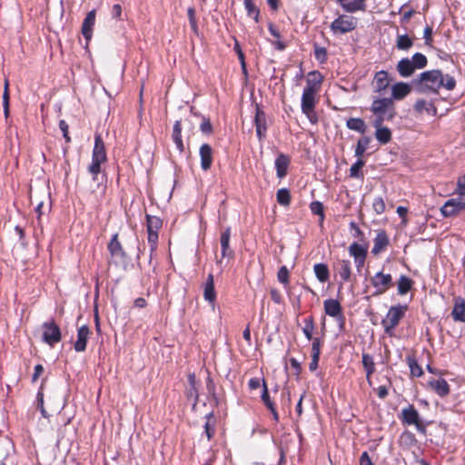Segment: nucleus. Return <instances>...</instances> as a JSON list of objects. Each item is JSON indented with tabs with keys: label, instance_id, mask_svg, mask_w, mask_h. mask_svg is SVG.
Here are the masks:
<instances>
[{
	"label": "nucleus",
	"instance_id": "f257e3e1",
	"mask_svg": "<svg viewBox=\"0 0 465 465\" xmlns=\"http://www.w3.org/2000/svg\"><path fill=\"white\" fill-rule=\"evenodd\" d=\"M455 85L454 78L449 74L444 75L440 70L426 71L420 75L419 91L424 94L438 93L441 87L451 91Z\"/></svg>",
	"mask_w": 465,
	"mask_h": 465
},
{
	"label": "nucleus",
	"instance_id": "f03ea898",
	"mask_svg": "<svg viewBox=\"0 0 465 465\" xmlns=\"http://www.w3.org/2000/svg\"><path fill=\"white\" fill-rule=\"evenodd\" d=\"M107 160L104 143L101 135H96L94 138V146L93 149L92 162L88 166V172L92 174L93 179L95 180L96 176L101 173V165Z\"/></svg>",
	"mask_w": 465,
	"mask_h": 465
},
{
	"label": "nucleus",
	"instance_id": "7ed1b4c3",
	"mask_svg": "<svg viewBox=\"0 0 465 465\" xmlns=\"http://www.w3.org/2000/svg\"><path fill=\"white\" fill-rule=\"evenodd\" d=\"M317 94L318 92L303 89L302 95V111L312 124H316L318 121V117L314 110L317 103Z\"/></svg>",
	"mask_w": 465,
	"mask_h": 465
},
{
	"label": "nucleus",
	"instance_id": "20e7f679",
	"mask_svg": "<svg viewBox=\"0 0 465 465\" xmlns=\"http://www.w3.org/2000/svg\"><path fill=\"white\" fill-rule=\"evenodd\" d=\"M407 310L408 306L402 304L391 307L386 317L382 320V326L386 333L391 334L401 319L405 315Z\"/></svg>",
	"mask_w": 465,
	"mask_h": 465
},
{
	"label": "nucleus",
	"instance_id": "39448f33",
	"mask_svg": "<svg viewBox=\"0 0 465 465\" xmlns=\"http://www.w3.org/2000/svg\"><path fill=\"white\" fill-rule=\"evenodd\" d=\"M371 110L374 114L375 119H381V122L391 120L395 115L392 102L388 98L374 100Z\"/></svg>",
	"mask_w": 465,
	"mask_h": 465
},
{
	"label": "nucleus",
	"instance_id": "423d86ee",
	"mask_svg": "<svg viewBox=\"0 0 465 465\" xmlns=\"http://www.w3.org/2000/svg\"><path fill=\"white\" fill-rule=\"evenodd\" d=\"M356 25L357 21L354 17L341 15L331 23V29L335 35H342L352 31Z\"/></svg>",
	"mask_w": 465,
	"mask_h": 465
},
{
	"label": "nucleus",
	"instance_id": "0eeeda50",
	"mask_svg": "<svg viewBox=\"0 0 465 465\" xmlns=\"http://www.w3.org/2000/svg\"><path fill=\"white\" fill-rule=\"evenodd\" d=\"M147 232H148V242L151 245L152 251L156 249L157 241H158V231L162 227V220L157 216L147 215Z\"/></svg>",
	"mask_w": 465,
	"mask_h": 465
},
{
	"label": "nucleus",
	"instance_id": "6e6552de",
	"mask_svg": "<svg viewBox=\"0 0 465 465\" xmlns=\"http://www.w3.org/2000/svg\"><path fill=\"white\" fill-rule=\"evenodd\" d=\"M465 210V199L460 197L448 200L440 208V213L444 217H452Z\"/></svg>",
	"mask_w": 465,
	"mask_h": 465
},
{
	"label": "nucleus",
	"instance_id": "1a4fd4ad",
	"mask_svg": "<svg viewBox=\"0 0 465 465\" xmlns=\"http://www.w3.org/2000/svg\"><path fill=\"white\" fill-rule=\"evenodd\" d=\"M43 341L53 346L60 341L61 332L58 326L54 322H46L42 325Z\"/></svg>",
	"mask_w": 465,
	"mask_h": 465
},
{
	"label": "nucleus",
	"instance_id": "9d476101",
	"mask_svg": "<svg viewBox=\"0 0 465 465\" xmlns=\"http://www.w3.org/2000/svg\"><path fill=\"white\" fill-rule=\"evenodd\" d=\"M349 253L354 259L357 269L360 270L365 263L368 253V244L352 242L349 246Z\"/></svg>",
	"mask_w": 465,
	"mask_h": 465
},
{
	"label": "nucleus",
	"instance_id": "9b49d317",
	"mask_svg": "<svg viewBox=\"0 0 465 465\" xmlns=\"http://www.w3.org/2000/svg\"><path fill=\"white\" fill-rule=\"evenodd\" d=\"M392 278L389 273L377 272L371 278V283L375 288V294L384 293L391 285Z\"/></svg>",
	"mask_w": 465,
	"mask_h": 465
},
{
	"label": "nucleus",
	"instance_id": "f8f14e48",
	"mask_svg": "<svg viewBox=\"0 0 465 465\" xmlns=\"http://www.w3.org/2000/svg\"><path fill=\"white\" fill-rule=\"evenodd\" d=\"M428 387L440 397H445L450 393V386L442 378L430 380Z\"/></svg>",
	"mask_w": 465,
	"mask_h": 465
},
{
	"label": "nucleus",
	"instance_id": "ddd939ff",
	"mask_svg": "<svg viewBox=\"0 0 465 465\" xmlns=\"http://www.w3.org/2000/svg\"><path fill=\"white\" fill-rule=\"evenodd\" d=\"M381 119H374L373 126L376 129L375 137L376 139L383 144L388 143L391 139V132L389 128L383 127Z\"/></svg>",
	"mask_w": 465,
	"mask_h": 465
},
{
	"label": "nucleus",
	"instance_id": "4468645a",
	"mask_svg": "<svg viewBox=\"0 0 465 465\" xmlns=\"http://www.w3.org/2000/svg\"><path fill=\"white\" fill-rule=\"evenodd\" d=\"M95 23V10L90 11L84 18L82 25V34L86 41H90Z\"/></svg>",
	"mask_w": 465,
	"mask_h": 465
},
{
	"label": "nucleus",
	"instance_id": "2eb2a0df",
	"mask_svg": "<svg viewBox=\"0 0 465 465\" xmlns=\"http://www.w3.org/2000/svg\"><path fill=\"white\" fill-rule=\"evenodd\" d=\"M200 158L201 167L203 171H207L211 168L213 163V150L207 143L203 144L200 147Z\"/></svg>",
	"mask_w": 465,
	"mask_h": 465
},
{
	"label": "nucleus",
	"instance_id": "dca6fc26",
	"mask_svg": "<svg viewBox=\"0 0 465 465\" xmlns=\"http://www.w3.org/2000/svg\"><path fill=\"white\" fill-rule=\"evenodd\" d=\"M402 420L409 425H415L417 429L420 428L419 413L413 406H409L401 411Z\"/></svg>",
	"mask_w": 465,
	"mask_h": 465
},
{
	"label": "nucleus",
	"instance_id": "f3484780",
	"mask_svg": "<svg viewBox=\"0 0 465 465\" xmlns=\"http://www.w3.org/2000/svg\"><path fill=\"white\" fill-rule=\"evenodd\" d=\"M322 80H323V77L319 72H317V71L310 72L308 74V76L306 79V86L304 89L312 90V91H315V92L319 93Z\"/></svg>",
	"mask_w": 465,
	"mask_h": 465
},
{
	"label": "nucleus",
	"instance_id": "a211bd4d",
	"mask_svg": "<svg viewBox=\"0 0 465 465\" xmlns=\"http://www.w3.org/2000/svg\"><path fill=\"white\" fill-rule=\"evenodd\" d=\"M254 122H255L257 137L259 138V140H262L266 135L267 125H266L265 114L260 109L256 110Z\"/></svg>",
	"mask_w": 465,
	"mask_h": 465
},
{
	"label": "nucleus",
	"instance_id": "6ab92c4d",
	"mask_svg": "<svg viewBox=\"0 0 465 465\" xmlns=\"http://www.w3.org/2000/svg\"><path fill=\"white\" fill-rule=\"evenodd\" d=\"M411 91L409 84L400 82L391 86V96L395 100H401L406 97Z\"/></svg>",
	"mask_w": 465,
	"mask_h": 465
},
{
	"label": "nucleus",
	"instance_id": "aec40b11",
	"mask_svg": "<svg viewBox=\"0 0 465 465\" xmlns=\"http://www.w3.org/2000/svg\"><path fill=\"white\" fill-rule=\"evenodd\" d=\"M89 329L84 325L78 329L77 340L74 342V350L78 352L84 351L86 348V342L89 337Z\"/></svg>",
	"mask_w": 465,
	"mask_h": 465
},
{
	"label": "nucleus",
	"instance_id": "412c9836",
	"mask_svg": "<svg viewBox=\"0 0 465 465\" xmlns=\"http://www.w3.org/2000/svg\"><path fill=\"white\" fill-rule=\"evenodd\" d=\"M390 78L388 73L385 71H380L376 73L373 80V86L376 92L384 91L390 84Z\"/></svg>",
	"mask_w": 465,
	"mask_h": 465
},
{
	"label": "nucleus",
	"instance_id": "4be33fe9",
	"mask_svg": "<svg viewBox=\"0 0 465 465\" xmlns=\"http://www.w3.org/2000/svg\"><path fill=\"white\" fill-rule=\"evenodd\" d=\"M290 159L285 154L281 153L277 156L275 160V168L278 178L282 179L286 175Z\"/></svg>",
	"mask_w": 465,
	"mask_h": 465
},
{
	"label": "nucleus",
	"instance_id": "5701e85b",
	"mask_svg": "<svg viewBox=\"0 0 465 465\" xmlns=\"http://www.w3.org/2000/svg\"><path fill=\"white\" fill-rule=\"evenodd\" d=\"M389 243V239L384 232H380L377 233L375 239H374V244L371 250V252L374 255L379 254L381 252H382L385 247Z\"/></svg>",
	"mask_w": 465,
	"mask_h": 465
},
{
	"label": "nucleus",
	"instance_id": "b1692460",
	"mask_svg": "<svg viewBox=\"0 0 465 465\" xmlns=\"http://www.w3.org/2000/svg\"><path fill=\"white\" fill-rule=\"evenodd\" d=\"M397 70L402 77H409L414 73L416 68L409 58H403L399 61Z\"/></svg>",
	"mask_w": 465,
	"mask_h": 465
},
{
	"label": "nucleus",
	"instance_id": "393cba45",
	"mask_svg": "<svg viewBox=\"0 0 465 465\" xmlns=\"http://www.w3.org/2000/svg\"><path fill=\"white\" fill-rule=\"evenodd\" d=\"M336 270L343 282H348L351 274V262L348 260H341L338 262Z\"/></svg>",
	"mask_w": 465,
	"mask_h": 465
},
{
	"label": "nucleus",
	"instance_id": "a878e982",
	"mask_svg": "<svg viewBox=\"0 0 465 465\" xmlns=\"http://www.w3.org/2000/svg\"><path fill=\"white\" fill-rule=\"evenodd\" d=\"M203 296L206 301L213 303L215 301L216 293L214 291V282L213 274H209L204 285Z\"/></svg>",
	"mask_w": 465,
	"mask_h": 465
},
{
	"label": "nucleus",
	"instance_id": "bb28decb",
	"mask_svg": "<svg viewBox=\"0 0 465 465\" xmlns=\"http://www.w3.org/2000/svg\"><path fill=\"white\" fill-rule=\"evenodd\" d=\"M414 109L418 113H423L426 112L430 115H436L437 109L435 106L430 103L423 99L418 100L414 104Z\"/></svg>",
	"mask_w": 465,
	"mask_h": 465
},
{
	"label": "nucleus",
	"instance_id": "cd10ccee",
	"mask_svg": "<svg viewBox=\"0 0 465 465\" xmlns=\"http://www.w3.org/2000/svg\"><path fill=\"white\" fill-rule=\"evenodd\" d=\"M326 314L331 317H338L341 314V305L338 301L330 299L324 302Z\"/></svg>",
	"mask_w": 465,
	"mask_h": 465
},
{
	"label": "nucleus",
	"instance_id": "c85d7f7f",
	"mask_svg": "<svg viewBox=\"0 0 465 465\" xmlns=\"http://www.w3.org/2000/svg\"><path fill=\"white\" fill-rule=\"evenodd\" d=\"M173 140L176 145V148L179 150L180 153L183 152L184 146L182 140V126L181 122L176 121L173 129Z\"/></svg>",
	"mask_w": 465,
	"mask_h": 465
},
{
	"label": "nucleus",
	"instance_id": "c756f323",
	"mask_svg": "<svg viewBox=\"0 0 465 465\" xmlns=\"http://www.w3.org/2000/svg\"><path fill=\"white\" fill-rule=\"evenodd\" d=\"M231 232L230 228L225 229L221 234L222 256H231L232 252L229 248Z\"/></svg>",
	"mask_w": 465,
	"mask_h": 465
},
{
	"label": "nucleus",
	"instance_id": "7c9ffc66",
	"mask_svg": "<svg viewBox=\"0 0 465 465\" xmlns=\"http://www.w3.org/2000/svg\"><path fill=\"white\" fill-rule=\"evenodd\" d=\"M451 315L457 322H465V302L463 300L456 301Z\"/></svg>",
	"mask_w": 465,
	"mask_h": 465
},
{
	"label": "nucleus",
	"instance_id": "2f4dec72",
	"mask_svg": "<svg viewBox=\"0 0 465 465\" xmlns=\"http://www.w3.org/2000/svg\"><path fill=\"white\" fill-rule=\"evenodd\" d=\"M313 272L315 273L316 278L321 282H325L329 280L330 272L328 266L324 263H316L313 266Z\"/></svg>",
	"mask_w": 465,
	"mask_h": 465
},
{
	"label": "nucleus",
	"instance_id": "473e14b6",
	"mask_svg": "<svg viewBox=\"0 0 465 465\" xmlns=\"http://www.w3.org/2000/svg\"><path fill=\"white\" fill-rule=\"evenodd\" d=\"M109 251L111 254L116 258H124V252L123 251L122 245L117 239V234H114L109 243Z\"/></svg>",
	"mask_w": 465,
	"mask_h": 465
},
{
	"label": "nucleus",
	"instance_id": "72a5a7b5",
	"mask_svg": "<svg viewBox=\"0 0 465 465\" xmlns=\"http://www.w3.org/2000/svg\"><path fill=\"white\" fill-rule=\"evenodd\" d=\"M262 388H263V390H262V400L264 402V404L266 405V407L272 411L273 419L275 420H278V419H279L278 413L274 408L272 401L270 400L267 386H266L264 381H262Z\"/></svg>",
	"mask_w": 465,
	"mask_h": 465
},
{
	"label": "nucleus",
	"instance_id": "f704fd0d",
	"mask_svg": "<svg viewBox=\"0 0 465 465\" xmlns=\"http://www.w3.org/2000/svg\"><path fill=\"white\" fill-rule=\"evenodd\" d=\"M346 125L349 129L357 131L361 134H364L367 128L365 122L361 118H350L347 120Z\"/></svg>",
	"mask_w": 465,
	"mask_h": 465
},
{
	"label": "nucleus",
	"instance_id": "c9c22d12",
	"mask_svg": "<svg viewBox=\"0 0 465 465\" xmlns=\"http://www.w3.org/2000/svg\"><path fill=\"white\" fill-rule=\"evenodd\" d=\"M362 364L365 368V371L367 372V381L371 384L370 376L374 371V362L372 361V358L367 354H363L362 356Z\"/></svg>",
	"mask_w": 465,
	"mask_h": 465
},
{
	"label": "nucleus",
	"instance_id": "e433bc0d",
	"mask_svg": "<svg viewBox=\"0 0 465 465\" xmlns=\"http://www.w3.org/2000/svg\"><path fill=\"white\" fill-rule=\"evenodd\" d=\"M411 288V281L406 276H401L398 282V292L400 294H406Z\"/></svg>",
	"mask_w": 465,
	"mask_h": 465
},
{
	"label": "nucleus",
	"instance_id": "4c0bfd02",
	"mask_svg": "<svg viewBox=\"0 0 465 465\" xmlns=\"http://www.w3.org/2000/svg\"><path fill=\"white\" fill-rule=\"evenodd\" d=\"M416 69H421L427 64V58L420 53H416L410 59Z\"/></svg>",
	"mask_w": 465,
	"mask_h": 465
},
{
	"label": "nucleus",
	"instance_id": "58836bf2",
	"mask_svg": "<svg viewBox=\"0 0 465 465\" xmlns=\"http://www.w3.org/2000/svg\"><path fill=\"white\" fill-rule=\"evenodd\" d=\"M371 142V138L370 137H362L361 138L359 141H358V143H357V146H356V149H355V154L361 158V155L365 153L366 149H367V146L368 144L370 143Z\"/></svg>",
	"mask_w": 465,
	"mask_h": 465
},
{
	"label": "nucleus",
	"instance_id": "ea45409f",
	"mask_svg": "<svg viewBox=\"0 0 465 465\" xmlns=\"http://www.w3.org/2000/svg\"><path fill=\"white\" fill-rule=\"evenodd\" d=\"M276 197H277V201L280 204L284 205V206L289 205L291 196H290V193L287 189L282 188V189L278 190Z\"/></svg>",
	"mask_w": 465,
	"mask_h": 465
},
{
	"label": "nucleus",
	"instance_id": "a19ab883",
	"mask_svg": "<svg viewBox=\"0 0 465 465\" xmlns=\"http://www.w3.org/2000/svg\"><path fill=\"white\" fill-rule=\"evenodd\" d=\"M244 6L247 11L249 16L253 17L255 21H258L259 18V10L256 8L255 5L252 0H244Z\"/></svg>",
	"mask_w": 465,
	"mask_h": 465
},
{
	"label": "nucleus",
	"instance_id": "79ce46f5",
	"mask_svg": "<svg viewBox=\"0 0 465 465\" xmlns=\"http://www.w3.org/2000/svg\"><path fill=\"white\" fill-rule=\"evenodd\" d=\"M310 209L312 213L320 216V223L322 224L324 220V213H323L322 203L318 201L312 202L310 205Z\"/></svg>",
	"mask_w": 465,
	"mask_h": 465
},
{
	"label": "nucleus",
	"instance_id": "37998d69",
	"mask_svg": "<svg viewBox=\"0 0 465 465\" xmlns=\"http://www.w3.org/2000/svg\"><path fill=\"white\" fill-rule=\"evenodd\" d=\"M343 7L349 12H355L364 8L363 0H353L343 5Z\"/></svg>",
	"mask_w": 465,
	"mask_h": 465
},
{
	"label": "nucleus",
	"instance_id": "c03bdc74",
	"mask_svg": "<svg viewBox=\"0 0 465 465\" xmlns=\"http://www.w3.org/2000/svg\"><path fill=\"white\" fill-rule=\"evenodd\" d=\"M313 330H314V324H313L312 319V318L305 319L304 320V327L302 329V331L308 340L312 339Z\"/></svg>",
	"mask_w": 465,
	"mask_h": 465
},
{
	"label": "nucleus",
	"instance_id": "a18cd8bd",
	"mask_svg": "<svg viewBox=\"0 0 465 465\" xmlns=\"http://www.w3.org/2000/svg\"><path fill=\"white\" fill-rule=\"evenodd\" d=\"M412 45V41L407 35H400L397 38V47L401 50H408Z\"/></svg>",
	"mask_w": 465,
	"mask_h": 465
},
{
	"label": "nucleus",
	"instance_id": "49530a36",
	"mask_svg": "<svg viewBox=\"0 0 465 465\" xmlns=\"http://www.w3.org/2000/svg\"><path fill=\"white\" fill-rule=\"evenodd\" d=\"M3 107L5 117L8 116L9 114V91H8V81L5 82V90L3 94Z\"/></svg>",
	"mask_w": 465,
	"mask_h": 465
},
{
	"label": "nucleus",
	"instance_id": "de8ad7c7",
	"mask_svg": "<svg viewBox=\"0 0 465 465\" xmlns=\"http://www.w3.org/2000/svg\"><path fill=\"white\" fill-rule=\"evenodd\" d=\"M409 367L412 376L420 377L422 375L423 371L420 366L413 359H409Z\"/></svg>",
	"mask_w": 465,
	"mask_h": 465
},
{
	"label": "nucleus",
	"instance_id": "09e8293b",
	"mask_svg": "<svg viewBox=\"0 0 465 465\" xmlns=\"http://www.w3.org/2000/svg\"><path fill=\"white\" fill-rule=\"evenodd\" d=\"M372 208L377 214H381L385 211V203L381 197H377L372 203Z\"/></svg>",
	"mask_w": 465,
	"mask_h": 465
},
{
	"label": "nucleus",
	"instance_id": "8fccbe9b",
	"mask_svg": "<svg viewBox=\"0 0 465 465\" xmlns=\"http://www.w3.org/2000/svg\"><path fill=\"white\" fill-rule=\"evenodd\" d=\"M456 193L459 197L465 199V174L458 179Z\"/></svg>",
	"mask_w": 465,
	"mask_h": 465
},
{
	"label": "nucleus",
	"instance_id": "3c124183",
	"mask_svg": "<svg viewBox=\"0 0 465 465\" xmlns=\"http://www.w3.org/2000/svg\"><path fill=\"white\" fill-rule=\"evenodd\" d=\"M278 281L283 284L289 282V271L285 266H282L277 273Z\"/></svg>",
	"mask_w": 465,
	"mask_h": 465
},
{
	"label": "nucleus",
	"instance_id": "603ef678",
	"mask_svg": "<svg viewBox=\"0 0 465 465\" xmlns=\"http://www.w3.org/2000/svg\"><path fill=\"white\" fill-rule=\"evenodd\" d=\"M364 165V162L360 158L350 168V174L351 177H359L360 171Z\"/></svg>",
	"mask_w": 465,
	"mask_h": 465
},
{
	"label": "nucleus",
	"instance_id": "864d4df0",
	"mask_svg": "<svg viewBox=\"0 0 465 465\" xmlns=\"http://www.w3.org/2000/svg\"><path fill=\"white\" fill-rule=\"evenodd\" d=\"M397 213L400 217H401V225L402 226H406L407 223H408V220H407V213H408V209L406 207H403V206H399L397 208Z\"/></svg>",
	"mask_w": 465,
	"mask_h": 465
},
{
	"label": "nucleus",
	"instance_id": "5fc2aeb1",
	"mask_svg": "<svg viewBox=\"0 0 465 465\" xmlns=\"http://www.w3.org/2000/svg\"><path fill=\"white\" fill-rule=\"evenodd\" d=\"M187 13H188V17H189L191 27L193 28V31H196L197 30V23H196V19H195L194 8H193V7L188 8Z\"/></svg>",
	"mask_w": 465,
	"mask_h": 465
},
{
	"label": "nucleus",
	"instance_id": "6e6d98bb",
	"mask_svg": "<svg viewBox=\"0 0 465 465\" xmlns=\"http://www.w3.org/2000/svg\"><path fill=\"white\" fill-rule=\"evenodd\" d=\"M321 351V341L318 338L312 341V355H319Z\"/></svg>",
	"mask_w": 465,
	"mask_h": 465
},
{
	"label": "nucleus",
	"instance_id": "4d7b16f0",
	"mask_svg": "<svg viewBox=\"0 0 465 465\" xmlns=\"http://www.w3.org/2000/svg\"><path fill=\"white\" fill-rule=\"evenodd\" d=\"M37 407L40 409L42 415L46 417V411L44 409V395L42 392H38L37 394Z\"/></svg>",
	"mask_w": 465,
	"mask_h": 465
},
{
	"label": "nucleus",
	"instance_id": "13d9d810",
	"mask_svg": "<svg viewBox=\"0 0 465 465\" xmlns=\"http://www.w3.org/2000/svg\"><path fill=\"white\" fill-rule=\"evenodd\" d=\"M271 43L275 46L276 49L280 51L284 50L286 47V45L282 41L281 38H274V40H272Z\"/></svg>",
	"mask_w": 465,
	"mask_h": 465
},
{
	"label": "nucleus",
	"instance_id": "bf43d9fd",
	"mask_svg": "<svg viewBox=\"0 0 465 465\" xmlns=\"http://www.w3.org/2000/svg\"><path fill=\"white\" fill-rule=\"evenodd\" d=\"M112 14L114 18L121 19L122 7L120 5L115 4L113 5Z\"/></svg>",
	"mask_w": 465,
	"mask_h": 465
},
{
	"label": "nucleus",
	"instance_id": "052dcab7",
	"mask_svg": "<svg viewBox=\"0 0 465 465\" xmlns=\"http://www.w3.org/2000/svg\"><path fill=\"white\" fill-rule=\"evenodd\" d=\"M49 210V205H45L44 202H41L37 204V207L35 209L36 213H38V216L40 217L43 213H46Z\"/></svg>",
	"mask_w": 465,
	"mask_h": 465
},
{
	"label": "nucleus",
	"instance_id": "680f3d73",
	"mask_svg": "<svg viewBox=\"0 0 465 465\" xmlns=\"http://www.w3.org/2000/svg\"><path fill=\"white\" fill-rule=\"evenodd\" d=\"M59 127L61 131L63 132L64 137L66 139V141H69L70 138L68 137V125L65 123V121L62 120L59 123Z\"/></svg>",
	"mask_w": 465,
	"mask_h": 465
},
{
	"label": "nucleus",
	"instance_id": "e2e57ef3",
	"mask_svg": "<svg viewBox=\"0 0 465 465\" xmlns=\"http://www.w3.org/2000/svg\"><path fill=\"white\" fill-rule=\"evenodd\" d=\"M320 356L319 355H312V361L310 362L309 369L312 371H314L318 367Z\"/></svg>",
	"mask_w": 465,
	"mask_h": 465
},
{
	"label": "nucleus",
	"instance_id": "0e129e2a",
	"mask_svg": "<svg viewBox=\"0 0 465 465\" xmlns=\"http://www.w3.org/2000/svg\"><path fill=\"white\" fill-rule=\"evenodd\" d=\"M360 465H372V462L367 454V452H363L361 456Z\"/></svg>",
	"mask_w": 465,
	"mask_h": 465
},
{
	"label": "nucleus",
	"instance_id": "69168bd1",
	"mask_svg": "<svg viewBox=\"0 0 465 465\" xmlns=\"http://www.w3.org/2000/svg\"><path fill=\"white\" fill-rule=\"evenodd\" d=\"M201 130L203 133H211L212 125L210 121L203 120V123L201 124Z\"/></svg>",
	"mask_w": 465,
	"mask_h": 465
},
{
	"label": "nucleus",
	"instance_id": "338daca9",
	"mask_svg": "<svg viewBox=\"0 0 465 465\" xmlns=\"http://www.w3.org/2000/svg\"><path fill=\"white\" fill-rule=\"evenodd\" d=\"M261 386V381L258 378H252L249 381V387L255 390Z\"/></svg>",
	"mask_w": 465,
	"mask_h": 465
},
{
	"label": "nucleus",
	"instance_id": "774afa93",
	"mask_svg": "<svg viewBox=\"0 0 465 465\" xmlns=\"http://www.w3.org/2000/svg\"><path fill=\"white\" fill-rule=\"evenodd\" d=\"M316 58L320 61H324L326 57V52L323 48H318L315 51Z\"/></svg>",
	"mask_w": 465,
	"mask_h": 465
}]
</instances>
